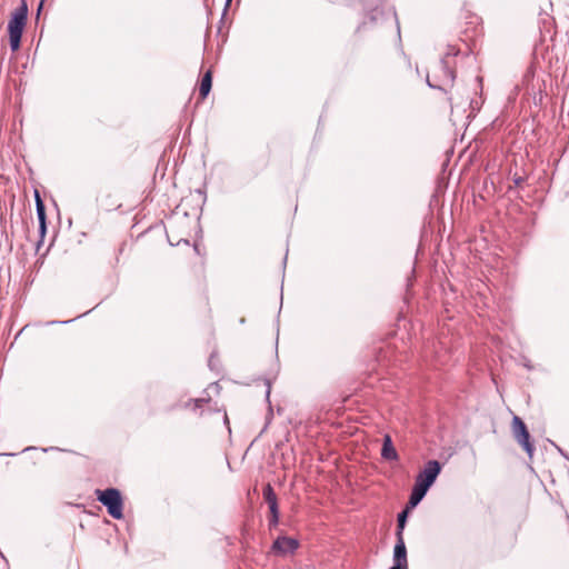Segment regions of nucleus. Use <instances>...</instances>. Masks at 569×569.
Here are the masks:
<instances>
[{"instance_id": "nucleus-14", "label": "nucleus", "mask_w": 569, "mask_h": 569, "mask_svg": "<svg viewBox=\"0 0 569 569\" xmlns=\"http://www.w3.org/2000/svg\"><path fill=\"white\" fill-rule=\"evenodd\" d=\"M407 515H408V510H405L401 513H399V516H398V531L397 532H401L402 533V531L405 529V526H406Z\"/></svg>"}, {"instance_id": "nucleus-15", "label": "nucleus", "mask_w": 569, "mask_h": 569, "mask_svg": "<svg viewBox=\"0 0 569 569\" xmlns=\"http://www.w3.org/2000/svg\"><path fill=\"white\" fill-rule=\"evenodd\" d=\"M415 487L421 489L425 492H427L430 488V486L426 485L425 482H422V480H419L418 478H416Z\"/></svg>"}, {"instance_id": "nucleus-16", "label": "nucleus", "mask_w": 569, "mask_h": 569, "mask_svg": "<svg viewBox=\"0 0 569 569\" xmlns=\"http://www.w3.org/2000/svg\"><path fill=\"white\" fill-rule=\"evenodd\" d=\"M390 569H408V565L395 563Z\"/></svg>"}, {"instance_id": "nucleus-9", "label": "nucleus", "mask_w": 569, "mask_h": 569, "mask_svg": "<svg viewBox=\"0 0 569 569\" xmlns=\"http://www.w3.org/2000/svg\"><path fill=\"white\" fill-rule=\"evenodd\" d=\"M426 493L427 492H425L421 489H418L417 487L413 486L410 498H409L408 508L417 507L418 503L423 499Z\"/></svg>"}, {"instance_id": "nucleus-8", "label": "nucleus", "mask_w": 569, "mask_h": 569, "mask_svg": "<svg viewBox=\"0 0 569 569\" xmlns=\"http://www.w3.org/2000/svg\"><path fill=\"white\" fill-rule=\"evenodd\" d=\"M211 86H212V74H211V71H207L204 73V76L202 77L200 88H199V93L202 99H204L209 94V92L211 90Z\"/></svg>"}, {"instance_id": "nucleus-7", "label": "nucleus", "mask_w": 569, "mask_h": 569, "mask_svg": "<svg viewBox=\"0 0 569 569\" xmlns=\"http://www.w3.org/2000/svg\"><path fill=\"white\" fill-rule=\"evenodd\" d=\"M381 456H382V458H385L387 460H397L398 459L397 450L393 447L391 437L389 435H386L383 438Z\"/></svg>"}, {"instance_id": "nucleus-2", "label": "nucleus", "mask_w": 569, "mask_h": 569, "mask_svg": "<svg viewBox=\"0 0 569 569\" xmlns=\"http://www.w3.org/2000/svg\"><path fill=\"white\" fill-rule=\"evenodd\" d=\"M97 499L107 507L109 515L114 519H121L122 513V498L120 491L114 488L106 490H97Z\"/></svg>"}, {"instance_id": "nucleus-5", "label": "nucleus", "mask_w": 569, "mask_h": 569, "mask_svg": "<svg viewBox=\"0 0 569 569\" xmlns=\"http://www.w3.org/2000/svg\"><path fill=\"white\" fill-rule=\"evenodd\" d=\"M299 547V542L290 537H280L273 545L272 550L281 556L292 553Z\"/></svg>"}, {"instance_id": "nucleus-10", "label": "nucleus", "mask_w": 569, "mask_h": 569, "mask_svg": "<svg viewBox=\"0 0 569 569\" xmlns=\"http://www.w3.org/2000/svg\"><path fill=\"white\" fill-rule=\"evenodd\" d=\"M426 493L427 492H425L421 489H418L417 487L413 486L410 498H409L408 508L417 507L418 503L423 499Z\"/></svg>"}, {"instance_id": "nucleus-11", "label": "nucleus", "mask_w": 569, "mask_h": 569, "mask_svg": "<svg viewBox=\"0 0 569 569\" xmlns=\"http://www.w3.org/2000/svg\"><path fill=\"white\" fill-rule=\"evenodd\" d=\"M36 200H37V214L40 222L41 231H44L46 229V212H44V206L41 201L38 193H36Z\"/></svg>"}, {"instance_id": "nucleus-4", "label": "nucleus", "mask_w": 569, "mask_h": 569, "mask_svg": "<svg viewBox=\"0 0 569 569\" xmlns=\"http://www.w3.org/2000/svg\"><path fill=\"white\" fill-rule=\"evenodd\" d=\"M441 471V466L437 460H430L426 463L422 471L419 472L417 478L422 480L428 486H432Z\"/></svg>"}, {"instance_id": "nucleus-6", "label": "nucleus", "mask_w": 569, "mask_h": 569, "mask_svg": "<svg viewBox=\"0 0 569 569\" xmlns=\"http://www.w3.org/2000/svg\"><path fill=\"white\" fill-rule=\"evenodd\" d=\"M393 562L408 565L407 560V549L403 540V536L401 532H397V543L393 550Z\"/></svg>"}, {"instance_id": "nucleus-12", "label": "nucleus", "mask_w": 569, "mask_h": 569, "mask_svg": "<svg viewBox=\"0 0 569 569\" xmlns=\"http://www.w3.org/2000/svg\"><path fill=\"white\" fill-rule=\"evenodd\" d=\"M264 499L268 503L277 502L276 493L270 485H268L263 490Z\"/></svg>"}, {"instance_id": "nucleus-18", "label": "nucleus", "mask_w": 569, "mask_h": 569, "mask_svg": "<svg viewBox=\"0 0 569 569\" xmlns=\"http://www.w3.org/2000/svg\"><path fill=\"white\" fill-rule=\"evenodd\" d=\"M231 0H227V4L230 2Z\"/></svg>"}, {"instance_id": "nucleus-3", "label": "nucleus", "mask_w": 569, "mask_h": 569, "mask_svg": "<svg viewBox=\"0 0 569 569\" xmlns=\"http://www.w3.org/2000/svg\"><path fill=\"white\" fill-rule=\"evenodd\" d=\"M512 428H513V433H515L517 441L523 447V449L528 452V455L531 456L532 451H533V447L529 441V438H530L529 432H528L527 427L523 423V421L517 416L513 417Z\"/></svg>"}, {"instance_id": "nucleus-17", "label": "nucleus", "mask_w": 569, "mask_h": 569, "mask_svg": "<svg viewBox=\"0 0 569 569\" xmlns=\"http://www.w3.org/2000/svg\"><path fill=\"white\" fill-rule=\"evenodd\" d=\"M42 6H43V0L40 2L39 7H38V14L40 13Z\"/></svg>"}, {"instance_id": "nucleus-13", "label": "nucleus", "mask_w": 569, "mask_h": 569, "mask_svg": "<svg viewBox=\"0 0 569 569\" xmlns=\"http://www.w3.org/2000/svg\"><path fill=\"white\" fill-rule=\"evenodd\" d=\"M269 508H270V512L272 515L271 523L277 525L278 518H279L278 503L277 502L269 503Z\"/></svg>"}, {"instance_id": "nucleus-1", "label": "nucleus", "mask_w": 569, "mask_h": 569, "mask_svg": "<svg viewBox=\"0 0 569 569\" xmlns=\"http://www.w3.org/2000/svg\"><path fill=\"white\" fill-rule=\"evenodd\" d=\"M27 17L28 6L26 1L22 0L20 7L12 12L8 22V33L12 51H17L20 48L22 32L27 23Z\"/></svg>"}]
</instances>
